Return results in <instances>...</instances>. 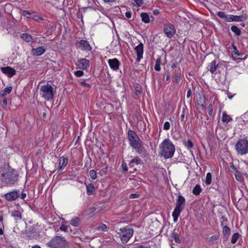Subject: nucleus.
I'll return each mask as SVG.
<instances>
[{
    "label": "nucleus",
    "mask_w": 248,
    "mask_h": 248,
    "mask_svg": "<svg viewBox=\"0 0 248 248\" xmlns=\"http://www.w3.org/2000/svg\"><path fill=\"white\" fill-rule=\"evenodd\" d=\"M19 173L17 170L5 164L0 168V184L3 186H12L17 183Z\"/></svg>",
    "instance_id": "1"
},
{
    "label": "nucleus",
    "mask_w": 248,
    "mask_h": 248,
    "mask_svg": "<svg viewBox=\"0 0 248 248\" xmlns=\"http://www.w3.org/2000/svg\"><path fill=\"white\" fill-rule=\"evenodd\" d=\"M127 138L130 145L135 150L137 153L139 154L144 153L145 150L143 147L142 142L135 131L129 130L127 133Z\"/></svg>",
    "instance_id": "2"
},
{
    "label": "nucleus",
    "mask_w": 248,
    "mask_h": 248,
    "mask_svg": "<svg viewBox=\"0 0 248 248\" xmlns=\"http://www.w3.org/2000/svg\"><path fill=\"white\" fill-rule=\"evenodd\" d=\"M46 245L50 248H69L68 243L64 237L60 236L54 237Z\"/></svg>",
    "instance_id": "3"
},
{
    "label": "nucleus",
    "mask_w": 248,
    "mask_h": 248,
    "mask_svg": "<svg viewBox=\"0 0 248 248\" xmlns=\"http://www.w3.org/2000/svg\"><path fill=\"white\" fill-rule=\"evenodd\" d=\"M116 232L119 235L121 240L123 244L127 243L132 237L134 233L133 229L130 226H127L118 229Z\"/></svg>",
    "instance_id": "4"
},
{
    "label": "nucleus",
    "mask_w": 248,
    "mask_h": 248,
    "mask_svg": "<svg viewBox=\"0 0 248 248\" xmlns=\"http://www.w3.org/2000/svg\"><path fill=\"white\" fill-rule=\"evenodd\" d=\"M185 201V199L183 196L181 195L178 196V199L176 200V206L172 214L174 222H176L177 221L178 217L184 209L186 204Z\"/></svg>",
    "instance_id": "5"
},
{
    "label": "nucleus",
    "mask_w": 248,
    "mask_h": 248,
    "mask_svg": "<svg viewBox=\"0 0 248 248\" xmlns=\"http://www.w3.org/2000/svg\"><path fill=\"white\" fill-rule=\"evenodd\" d=\"M162 155H173L175 147L169 139L164 140L160 145Z\"/></svg>",
    "instance_id": "6"
},
{
    "label": "nucleus",
    "mask_w": 248,
    "mask_h": 248,
    "mask_svg": "<svg viewBox=\"0 0 248 248\" xmlns=\"http://www.w3.org/2000/svg\"><path fill=\"white\" fill-rule=\"evenodd\" d=\"M41 96L47 101L52 100L54 98V89L49 84L44 85L40 88Z\"/></svg>",
    "instance_id": "7"
},
{
    "label": "nucleus",
    "mask_w": 248,
    "mask_h": 248,
    "mask_svg": "<svg viewBox=\"0 0 248 248\" xmlns=\"http://www.w3.org/2000/svg\"><path fill=\"white\" fill-rule=\"evenodd\" d=\"M236 149L239 154H247L248 152V141L245 140H239L236 144Z\"/></svg>",
    "instance_id": "8"
},
{
    "label": "nucleus",
    "mask_w": 248,
    "mask_h": 248,
    "mask_svg": "<svg viewBox=\"0 0 248 248\" xmlns=\"http://www.w3.org/2000/svg\"><path fill=\"white\" fill-rule=\"evenodd\" d=\"M19 191L18 190H14L4 194V197L7 201L11 202L17 199L19 197Z\"/></svg>",
    "instance_id": "9"
},
{
    "label": "nucleus",
    "mask_w": 248,
    "mask_h": 248,
    "mask_svg": "<svg viewBox=\"0 0 248 248\" xmlns=\"http://www.w3.org/2000/svg\"><path fill=\"white\" fill-rule=\"evenodd\" d=\"M164 32L169 38H171L175 33V29L174 26L171 24H168L165 25Z\"/></svg>",
    "instance_id": "10"
},
{
    "label": "nucleus",
    "mask_w": 248,
    "mask_h": 248,
    "mask_svg": "<svg viewBox=\"0 0 248 248\" xmlns=\"http://www.w3.org/2000/svg\"><path fill=\"white\" fill-rule=\"evenodd\" d=\"M76 44L79 48L82 50L89 51L92 50V47L86 40H81L79 41H77Z\"/></svg>",
    "instance_id": "11"
},
{
    "label": "nucleus",
    "mask_w": 248,
    "mask_h": 248,
    "mask_svg": "<svg viewBox=\"0 0 248 248\" xmlns=\"http://www.w3.org/2000/svg\"><path fill=\"white\" fill-rule=\"evenodd\" d=\"M197 101L198 104L201 106L202 108H205L206 107L205 97L204 95L201 92L197 93Z\"/></svg>",
    "instance_id": "12"
},
{
    "label": "nucleus",
    "mask_w": 248,
    "mask_h": 248,
    "mask_svg": "<svg viewBox=\"0 0 248 248\" xmlns=\"http://www.w3.org/2000/svg\"><path fill=\"white\" fill-rule=\"evenodd\" d=\"M108 63L110 67L114 71H117L119 69L120 62L116 58L109 59Z\"/></svg>",
    "instance_id": "13"
},
{
    "label": "nucleus",
    "mask_w": 248,
    "mask_h": 248,
    "mask_svg": "<svg viewBox=\"0 0 248 248\" xmlns=\"http://www.w3.org/2000/svg\"><path fill=\"white\" fill-rule=\"evenodd\" d=\"M135 49L136 51L137 55V61L140 62L142 58L143 53V45L142 43H140L138 46L135 47Z\"/></svg>",
    "instance_id": "14"
},
{
    "label": "nucleus",
    "mask_w": 248,
    "mask_h": 248,
    "mask_svg": "<svg viewBox=\"0 0 248 248\" xmlns=\"http://www.w3.org/2000/svg\"><path fill=\"white\" fill-rule=\"evenodd\" d=\"M2 72L7 75L9 77L11 78L16 74V71L9 66L1 68Z\"/></svg>",
    "instance_id": "15"
},
{
    "label": "nucleus",
    "mask_w": 248,
    "mask_h": 248,
    "mask_svg": "<svg viewBox=\"0 0 248 248\" xmlns=\"http://www.w3.org/2000/svg\"><path fill=\"white\" fill-rule=\"evenodd\" d=\"M46 51L44 46H40L36 48H32L31 53L33 56H39L44 54Z\"/></svg>",
    "instance_id": "16"
},
{
    "label": "nucleus",
    "mask_w": 248,
    "mask_h": 248,
    "mask_svg": "<svg viewBox=\"0 0 248 248\" xmlns=\"http://www.w3.org/2000/svg\"><path fill=\"white\" fill-rule=\"evenodd\" d=\"M89 61L86 59H81L78 61V66L79 68L86 70L89 66Z\"/></svg>",
    "instance_id": "17"
},
{
    "label": "nucleus",
    "mask_w": 248,
    "mask_h": 248,
    "mask_svg": "<svg viewBox=\"0 0 248 248\" xmlns=\"http://www.w3.org/2000/svg\"><path fill=\"white\" fill-rule=\"evenodd\" d=\"M68 163V158L64 156H62L59 159V168L58 169L59 171H61L63 170L64 168L66 166Z\"/></svg>",
    "instance_id": "18"
},
{
    "label": "nucleus",
    "mask_w": 248,
    "mask_h": 248,
    "mask_svg": "<svg viewBox=\"0 0 248 248\" xmlns=\"http://www.w3.org/2000/svg\"><path fill=\"white\" fill-rule=\"evenodd\" d=\"M217 15L221 18L225 19L226 21L231 22L232 21V15H226L224 12H218Z\"/></svg>",
    "instance_id": "19"
},
{
    "label": "nucleus",
    "mask_w": 248,
    "mask_h": 248,
    "mask_svg": "<svg viewBox=\"0 0 248 248\" xmlns=\"http://www.w3.org/2000/svg\"><path fill=\"white\" fill-rule=\"evenodd\" d=\"M170 237L174 240V241L177 243L179 244L181 243V240L180 239V236L178 233L176 232V229H174Z\"/></svg>",
    "instance_id": "20"
},
{
    "label": "nucleus",
    "mask_w": 248,
    "mask_h": 248,
    "mask_svg": "<svg viewBox=\"0 0 248 248\" xmlns=\"http://www.w3.org/2000/svg\"><path fill=\"white\" fill-rule=\"evenodd\" d=\"M223 239L227 240L230 234L231 230L230 228L227 226H225L223 228Z\"/></svg>",
    "instance_id": "21"
},
{
    "label": "nucleus",
    "mask_w": 248,
    "mask_h": 248,
    "mask_svg": "<svg viewBox=\"0 0 248 248\" xmlns=\"http://www.w3.org/2000/svg\"><path fill=\"white\" fill-rule=\"evenodd\" d=\"M80 219L78 217H76L73 218L70 222V224L74 227H78L79 226Z\"/></svg>",
    "instance_id": "22"
},
{
    "label": "nucleus",
    "mask_w": 248,
    "mask_h": 248,
    "mask_svg": "<svg viewBox=\"0 0 248 248\" xmlns=\"http://www.w3.org/2000/svg\"><path fill=\"white\" fill-rule=\"evenodd\" d=\"M209 70L210 72L213 74L217 70L218 64L217 63L216 61H213L209 64Z\"/></svg>",
    "instance_id": "23"
},
{
    "label": "nucleus",
    "mask_w": 248,
    "mask_h": 248,
    "mask_svg": "<svg viewBox=\"0 0 248 248\" xmlns=\"http://www.w3.org/2000/svg\"><path fill=\"white\" fill-rule=\"evenodd\" d=\"M11 216L15 217L16 220L22 218V215L21 212L18 210H14L11 212Z\"/></svg>",
    "instance_id": "24"
},
{
    "label": "nucleus",
    "mask_w": 248,
    "mask_h": 248,
    "mask_svg": "<svg viewBox=\"0 0 248 248\" xmlns=\"http://www.w3.org/2000/svg\"><path fill=\"white\" fill-rule=\"evenodd\" d=\"M140 17L141 18L142 21L145 23H148L150 21L149 15L146 13H141Z\"/></svg>",
    "instance_id": "25"
},
{
    "label": "nucleus",
    "mask_w": 248,
    "mask_h": 248,
    "mask_svg": "<svg viewBox=\"0 0 248 248\" xmlns=\"http://www.w3.org/2000/svg\"><path fill=\"white\" fill-rule=\"evenodd\" d=\"M87 193L89 195H91L93 194L94 191V186L93 184H90L86 186Z\"/></svg>",
    "instance_id": "26"
},
{
    "label": "nucleus",
    "mask_w": 248,
    "mask_h": 248,
    "mask_svg": "<svg viewBox=\"0 0 248 248\" xmlns=\"http://www.w3.org/2000/svg\"><path fill=\"white\" fill-rule=\"evenodd\" d=\"M202 188L200 185L197 184L193 188L192 190V193L193 194L198 196L199 195L202 191Z\"/></svg>",
    "instance_id": "27"
},
{
    "label": "nucleus",
    "mask_w": 248,
    "mask_h": 248,
    "mask_svg": "<svg viewBox=\"0 0 248 248\" xmlns=\"http://www.w3.org/2000/svg\"><path fill=\"white\" fill-rule=\"evenodd\" d=\"M232 21H243L244 20L246 19V16H244L243 15H241V16L232 15Z\"/></svg>",
    "instance_id": "28"
},
{
    "label": "nucleus",
    "mask_w": 248,
    "mask_h": 248,
    "mask_svg": "<svg viewBox=\"0 0 248 248\" xmlns=\"http://www.w3.org/2000/svg\"><path fill=\"white\" fill-rule=\"evenodd\" d=\"M21 37L27 42H30L32 39V36L28 33H22L21 35Z\"/></svg>",
    "instance_id": "29"
},
{
    "label": "nucleus",
    "mask_w": 248,
    "mask_h": 248,
    "mask_svg": "<svg viewBox=\"0 0 248 248\" xmlns=\"http://www.w3.org/2000/svg\"><path fill=\"white\" fill-rule=\"evenodd\" d=\"M231 29L232 32L237 36H239L241 34V31L239 28L236 26L233 25L231 27Z\"/></svg>",
    "instance_id": "30"
},
{
    "label": "nucleus",
    "mask_w": 248,
    "mask_h": 248,
    "mask_svg": "<svg viewBox=\"0 0 248 248\" xmlns=\"http://www.w3.org/2000/svg\"><path fill=\"white\" fill-rule=\"evenodd\" d=\"M161 62V60L160 57H159L157 58L155 64V69L157 71H159L160 70V64Z\"/></svg>",
    "instance_id": "31"
},
{
    "label": "nucleus",
    "mask_w": 248,
    "mask_h": 248,
    "mask_svg": "<svg viewBox=\"0 0 248 248\" xmlns=\"http://www.w3.org/2000/svg\"><path fill=\"white\" fill-rule=\"evenodd\" d=\"M222 120L223 122L228 123L232 120V118L229 115H228L225 112H223Z\"/></svg>",
    "instance_id": "32"
},
{
    "label": "nucleus",
    "mask_w": 248,
    "mask_h": 248,
    "mask_svg": "<svg viewBox=\"0 0 248 248\" xmlns=\"http://www.w3.org/2000/svg\"><path fill=\"white\" fill-rule=\"evenodd\" d=\"M131 248H151L150 246L147 245H143L139 243L134 244L132 245Z\"/></svg>",
    "instance_id": "33"
},
{
    "label": "nucleus",
    "mask_w": 248,
    "mask_h": 248,
    "mask_svg": "<svg viewBox=\"0 0 248 248\" xmlns=\"http://www.w3.org/2000/svg\"><path fill=\"white\" fill-rule=\"evenodd\" d=\"M239 236L240 234L238 232L233 233L231 238V243L233 244H235L237 242Z\"/></svg>",
    "instance_id": "34"
},
{
    "label": "nucleus",
    "mask_w": 248,
    "mask_h": 248,
    "mask_svg": "<svg viewBox=\"0 0 248 248\" xmlns=\"http://www.w3.org/2000/svg\"><path fill=\"white\" fill-rule=\"evenodd\" d=\"M184 143L185 145L189 149H191L194 147L193 143L190 140H185Z\"/></svg>",
    "instance_id": "35"
},
{
    "label": "nucleus",
    "mask_w": 248,
    "mask_h": 248,
    "mask_svg": "<svg viewBox=\"0 0 248 248\" xmlns=\"http://www.w3.org/2000/svg\"><path fill=\"white\" fill-rule=\"evenodd\" d=\"M212 174L210 172H208L206 174L205 183L206 185H209L211 183Z\"/></svg>",
    "instance_id": "36"
},
{
    "label": "nucleus",
    "mask_w": 248,
    "mask_h": 248,
    "mask_svg": "<svg viewBox=\"0 0 248 248\" xmlns=\"http://www.w3.org/2000/svg\"><path fill=\"white\" fill-rule=\"evenodd\" d=\"M97 230L98 231H107L108 227L106 224L101 223L97 227Z\"/></svg>",
    "instance_id": "37"
},
{
    "label": "nucleus",
    "mask_w": 248,
    "mask_h": 248,
    "mask_svg": "<svg viewBox=\"0 0 248 248\" xmlns=\"http://www.w3.org/2000/svg\"><path fill=\"white\" fill-rule=\"evenodd\" d=\"M181 74L178 72H176L174 73V78L173 79V82L176 83H178L180 79Z\"/></svg>",
    "instance_id": "38"
},
{
    "label": "nucleus",
    "mask_w": 248,
    "mask_h": 248,
    "mask_svg": "<svg viewBox=\"0 0 248 248\" xmlns=\"http://www.w3.org/2000/svg\"><path fill=\"white\" fill-rule=\"evenodd\" d=\"M33 14V13H31L29 11H24L23 12V16L28 18H31Z\"/></svg>",
    "instance_id": "39"
},
{
    "label": "nucleus",
    "mask_w": 248,
    "mask_h": 248,
    "mask_svg": "<svg viewBox=\"0 0 248 248\" xmlns=\"http://www.w3.org/2000/svg\"><path fill=\"white\" fill-rule=\"evenodd\" d=\"M96 175L97 173L93 170H92L89 171L90 177L93 180H95L97 178Z\"/></svg>",
    "instance_id": "40"
},
{
    "label": "nucleus",
    "mask_w": 248,
    "mask_h": 248,
    "mask_svg": "<svg viewBox=\"0 0 248 248\" xmlns=\"http://www.w3.org/2000/svg\"><path fill=\"white\" fill-rule=\"evenodd\" d=\"M12 90V88L11 86H9V87L5 88L3 91V93L2 94V96H4L6 94L10 93H11Z\"/></svg>",
    "instance_id": "41"
},
{
    "label": "nucleus",
    "mask_w": 248,
    "mask_h": 248,
    "mask_svg": "<svg viewBox=\"0 0 248 248\" xmlns=\"http://www.w3.org/2000/svg\"><path fill=\"white\" fill-rule=\"evenodd\" d=\"M133 163H135L137 165H139L141 163V161L140 159L138 157V156H137L132 160L130 163L129 164V166H130L131 164Z\"/></svg>",
    "instance_id": "42"
},
{
    "label": "nucleus",
    "mask_w": 248,
    "mask_h": 248,
    "mask_svg": "<svg viewBox=\"0 0 248 248\" xmlns=\"http://www.w3.org/2000/svg\"><path fill=\"white\" fill-rule=\"evenodd\" d=\"M31 18H32L35 21H39L40 20H43V18L41 17H40L37 15H34L33 13L32 17Z\"/></svg>",
    "instance_id": "43"
},
{
    "label": "nucleus",
    "mask_w": 248,
    "mask_h": 248,
    "mask_svg": "<svg viewBox=\"0 0 248 248\" xmlns=\"http://www.w3.org/2000/svg\"><path fill=\"white\" fill-rule=\"evenodd\" d=\"M235 178L239 182H242L243 179L242 175L240 173H238L237 172H236L235 174Z\"/></svg>",
    "instance_id": "44"
},
{
    "label": "nucleus",
    "mask_w": 248,
    "mask_h": 248,
    "mask_svg": "<svg viewBox=\"0 0 248 248\" xmlns=\"http://www.w3.org/2000/svg\"><path fill=\"white\" fill-rule=\"evenodd\" d=\"M83 74H84L83 72L81 70H78L75 72V75L77 77H80L82 76L83 75Z\"/></svg>",
    "instance_id": "45"
},
{
    "label": "nucleus",
    "mask_w": 248,
    "mask_h": 248,
    "mask_svg": "<svg viewBox=\"0 0 248 248\" xmlns=\"http://www.w3.org/2000/svg\"><path fill=\"white\" fill-rule=\"evenodd\" d=\"M170 128V124L169 122H166L164 124V129L169 130Z\"/></svg>",
    "instance_id": "46"
},
{
    "label": "nucleus",
    "mask_w": 248,
    "mask_h": 248,
    "mask_svg": "<svg viewBox=\"0 0 248 248\" xmlns=\"http://www.w3.org/2000/svg\"><path fill=\"white\" fill-rule=\"evenodd\" d=\"M60 229L65 232H67L68 231V227L67 226L62 225L61 226Z\"/></svg>",
    "instance_id": "47"
},
{
    "label": "nucleus",
    "mask_w": 248,
    "mask_h": 248,
    "mask_svg": "<svg viewBox=\"0 0 248 248\" xmlns=\"http://www.w3.org/2000/svg\"><path fill=\"white\" fill-rule=\"evenodd\" d=\"M122 168L124 171H127L128 170V167L127 166V164L124 161L122 163Z\"/></svg>",
    "instance_id": "48"
},
{
    "label": "nucleus",
    "mask_w": 248,
    "mask_h": 248,
    "mask_svg": "<svg viewBox=\"0 0 248 248\" xmlns=\"http://www.w3.org/2000/svg\"><path fill=\"white\" fill-rule=\"evenodd\" d=\"M217 239H218V236H217V235H213V236H211L209 238V241L210 242L214 241L217 240Z\"/></svg>",
    "instance_id": "49"
},
{
    "label": "nucleus",
    "mask_w": 248,
    "mask_h": 248,
    "mask_svg": "<svg viewBox=\"0 0 248 248\" xmlns=\"http://www.w3.org/2000/svg\"><path fill=\"white\" fill-rule=\"evenodd\" d=\"M140 196V195L138 194L134 193V194H131L129 196V198L130 199H135L137 198Z\"/></svg>",
    "instance_id": "50"
},
{
    "label": "nucleus",
    "mask_w": 248,
    "mask_h": 248,
    "mask_svg": "<svg viewBox=\"0 0 248 248\" xmlns=\"http://www.w3.org/2000/svg\"><path fill=\"white\" fill-rule=\"evenodd\" d=\"M208 109L209 110V114L211 115L212 113V106L211 104H210L208 107Z\"/></svg>",
    "instance_id": "51"
},
{
    "label": "nucleus",
    "mask_w": 248,
    "mask_h": 248,
    "mask_svg": "<svg viewBox=\"0 0 248 248\" xmlns=\"http://www.w3.org/2000/svg\"><path fill=\"white\" fill-rule=\"evenodd\" d=\"M136 3L138 6H140L143 4V1L142 0H136Z\"/></svg>",
    "instance_id": "52"
},
{
    "label": "nucleus",
    "mask_w": 248,
    "mask_h": 248,
    "mask_svg": "<svg viewBox=\"0 0 248 248\" xmlns=\"http://www.w3.org/2000/svg\"><path fill=\"white\" fill-rule=\"evenodd\" d=\"M7 105V101L6 98H4L2 101V107L4 108Z\"/></svg>",
    "instance_id": "53"
},
{
    "label": "nucleus",
    "mask_w": 248,
    "mask_h": 248,
    "mask_svg": "<svg viewBox=\"0 0 248 248\" xmlns=\"http://www.w3.org/2000/svg\"><path fill=\"white\" fill-rule=\"evenodd\" d=\"M191 89L189 88L188 89V90L187 92L186 97L187 98H189L191 96Z\"/></svg>",
    "instance_id": "54"
},
{
    "label": "nucleus",
    "mask_w": 248,
    "mask_h": 248,
    "mask_svg": "<svg viewBox=\"0 0 248 248\" xmlns=\"http://www.w3.org/2000/svg\"><path fill=\"white\" fill-rule=\"evenodd\" d=\"M80 84L81 85H83L84 86H85V87H90V85L88 83H87L84 81H82L80 82Z\"/></svg>",
    "instance_id": "55"
},
{
    "label": "nucleus",
    "mask_w": 248,
    "mask_h": 248,
    "mask_svg": "<svg viewBox=\"0 0 248 248\" xmlns=\"http://www.w3.org/2000/svg\"><path fill=\"white\" fill-rule=\"evenodd\" d=\"M125 16H126V17H127L128 18H131V12L129 11V12H126Z\"/></svg>",
    "instance_id": "56"
},
{
    "label": "nucleus",
    "mask_w": 248,
    "mask_h": 248,
    "mask_svg": "<svg viewBox=\"0 0 248 248\" xmlns=\"http://www.w3.org/2000/svg\"><path fill=\"white\" fill-rule=\"evenodd\" d=\"M27 195L26 193L22 192L21 194L20 198L22 200H24L26 197Z\"/></svg>",
    "instance_id": "57"
},
{
    "label": "nucleus",
    "mask_w": 248,
    "mask_h": 248,
    "mask_svg": "<svg viewBox=\"0 0 248 248\" xmlns=\"http://www.w3.org/2000/svg\"><path fill=\"white\" fill-rule=\"evenodd\" d=\"M181 121L182 122H185V114L183 112V114L181 115Z\"/></svg>",
    "instance_id": "58"
},
{
    "label": "nucleus",
    "mask_w": 248,
    "mask_h": 248,
    "mask_svg": "<svg viewBox=\"0 0 248 248\" xmlns=\"http://www.w3.org/2000/svg\"><path fill=\"white\" fill-rule=\"evenodd\" d=\"M102 0L104 1L105 2L110 3V2H114L116 0Z\"/></svg>",
    "instance_id": "59"
},
{
    "label": "nucleus",
    "mask_w": 248,
    "mask_h": 248,
    "mask_svg": "<svg viewBox=\"0 0 248 248\" xmlns=\"http://www.w3.org/2000/svg\"><path fill=\"white\" fill-rule=\"evenodd\" d=\"M159 13V11L158 10H155L153 12V14L154 15H157Z\"/></svg>",
    "instance_id": "60"
},
{
    "label": "nucleus",
    "mask_w": 248,
    "mask_h": 248,
    "mask_svg": "<svg viewBox=\"0 0 248 248\" xmlns=\"http://www.w3.org/2000/svg\"><path fill=\"white\" fill-rule=\"evenodd\" d=\"M89 210H90V213H92V212H93L94 211H95V210H96V208L95 207H92V208H90Z\"/></svg>",
    "instance_id": "61"
},
{
    "label": "nucleus",
    "mask_w": 248,
    "mask_h": 248,
    "mask_svg": "<svg viewBox=\"0 0 248 248\" xmlns=\"http://www.w3.org/2000/svg\"><path fill=\"white\" fill-rule=\"evenodd\" d=\"M4 233V232L1 228H0V234L2 235Z\"/></svg>",
    "instance_id": "62"
},
{
    "label": "nucleus",
    "mask_w": 248,
    "mask_h": 248,
    "mask_svg": "<svg viewBox=\"0 0 248 248\" xmlns=\"http://www.w3.org/2000/svg\"><path fill=\"white\" fill-rule=\"evenodd\" d=\"M32 248H41V247L38 246L36 245V246L32 247Z\"/></svg>",
    "instance_id": "63"
},
{
    "label": "nucleus",
    "mask_w": 248,
    "mask_h": 248,
    "mask_svg": "<svg viewBox=\"0 0 248 248\" xmlns=\"http://www.w3.org/2000/svg\"><path fill=\"white\" fill-rule=\"evenodd\" d=\"M89 161L90 162H91V161H92V159H91V158L89 156L87 158V162H88Z\"/></svg>",
    "instance_id": "64"
}]
</instances>
